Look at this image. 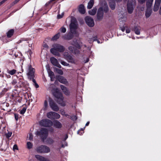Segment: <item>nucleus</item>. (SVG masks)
I'll use <instances>...</instances> for the list:
<instances>
[{"label":"nucleus","mask_w":161,"mask_h":161,"mask_svg":"<svg viewBox=\"0 0 161 161\" xmlns=\"http://www.w3.org/2000/svg\"><path fill=\"white\" fill-rule=\"evenodd\" d=\"M53 84H51L49 89L52 91L53 95L57 98V101L58 104L62 106H64L66 105L65 102L64 101V97L62 94L59 92L57 88L53 89Z\"/></svg>","instance_id":"obj_1"},{"label":"nucleus","mask_w":161,"mask_h":161,"mask_svg":"<svg viewBox=\"0 0 161 161\" xmlns=\"http://www.w3.org/2000/svg\"><path fill=\"white\" fill-rule=\"evenodd\" d=\"M53 48L50 49V52L53 55L58 56H59L60 54L59 52H63L64 50V47L62 45L57 43L53 44Z\"/></svg>","instance_id":"obj_2"},{"label":"nucleus","mask_w":161,"mask_h":161,"mask_svg":"<svg viewBox=\"0 0 161 161\" xmlns=\"http://www.w3.org/2000/svg\"><path fill=\"white\" fill-rule=\"evenodd\" d=\"M35 69L32 68L31 65H29L28 67V72L27 75L28 78L35 83L36 88L39 87L38 85L37 84L35 80L34 79V77Z\"/></svg>","instance_id":"obj_3"},{"label":"nucleus","mask_w":161,"mask_h":161,"mask_svg":"<svg viewBox=\"0 0 161 161\" xmlns=\"http://www.w3.org/2000/svg\"><path fill=\"white\" fill-rule=\"evenodd\" d=\"M104 10L105 12H107L108 10V8L107 3L104 2ZM103 7H101L99 8L97 11V19L100 20H101L103 17Z\"/></svg>","instance_id":"obj_4"},{"label":"nucleus","mask_w":161,"mask_h":161,"mask_svg":"<svg viewBox=\"0 0 161 161\" xmlns=\"http://www.w3.org/2000/svg\"><path fill=\"white\" fill-rule=\"evenodd\" d=\"M48 134V130L46 128H42L40 131H37L35 133L36 135L41 136L43 142L44 141V140L47 137Z\"/></svg>","instance_id":"obj_5"},{"label":"nucleus","mask_w":161,"mask_h":161,"mask_svg":"<svg viewBox=\"0 0 161 161\" xmlns=\"http://www.w3.org/2000/svg\"><path fill=\"white\" fill-rule=\"evenodd\" d=\"M36 151L39 153H47L50 152V148L47 146L42 145L37 147L36 149Z\"/></svg>","instance_id":"obj_6"},{"label":"nucleus","mask_w":161,"mask_h":161,"mask_svg":"<svg viewBox=\"0 0 161 161\" xmlns=\"http://www.w3.org/2000/svg\"><path fill=\"white\" fill-rule=\"evenodd\" d=\"M77 24L75 19H72L71 23L69 25L70 32L72 34L76 33V29L77 28Z\"/></svg>","instance_id":"obj_7"},{"label":"nucleus","mask_w":161,"mask_h":161,"mask_svg":"<svg viewBox=\"0 0 161 161\" xmlns=\"http://www.w3.org/2000/svg\"><path fill=\"white\" fill-rule=\"evenodd\" d=\"M72 44L75 47L70 46L69 47V50L73 53L75 54L78 53L79 51L77 50V48L79 49L80 48V46L76 41H74Z\"/></svg>","instance_id":"obj_8"},{"label":"nucleus","mask_w":161,"mask_h":161,"mask_svg":"<svg viewBox=\"0 0 161 161\" xmlns=\"http://www.w3.org/2000/svg\"><path fill=\"white\" fill-rule=\"evenodd\" d=\"M41 125L45 127H49L53 125V122L50 120L43 119L41 120L39 122Z\"/></svg>","instance_id":"obj_9"},{"label":"nucleus","mask_w":161,"mask_h":161,"mask_svg":"<svg viewBox=\"0 0 161 161\" xmlns=\"http://www.w3.org/2000/svg\"><path fill=\"white\" fill-rule=\"evenodd\" d=\"M135 0H132L131 3H128L127 4V10L129 13L131 14L134 10V6L136 5Z\"/></svg>","instance_id":"obj_10"},{"label":"nucleus","mask_w":161,"mask_h":161,"mask_svg":"<svg viewBox=\"0 0 161 161\" xmlns=\"http://www.w3.org/2000/svg\"><path fill=\"white\" fill-rule=\"evenodd\" d=\"M85 19L86 24L89 26L92 27L94 26V22L92 18L87 16L85 18Z\"/></svg>","instance_id":"obj_11"},{"label":"nucleus","mask_w":161,"mask_h":161,"mask_svg":"<svg viewBox=\"0 0 161 161\" xmlns=\"http://www.w3.org/2000/svg\"><path fill=\"white\" fill-rule=\"evenodd\" d=\"M49 105L52 109L54 111H57L59 110V108L57 105L52 100L49 101Z\"/></svg>","instance_id":"obj_12"},{"label":"nucleus","mask_w":161,"mask_h":161,"mask_svg":"<svg viewBox=\"0 0 161 161\" xmlns=\"http://www.w3.org/2000/svg\"><path fill=\"white\" fill-rule=\"evenodd\" d=\"M51 63L54 66L61 68V65L59 64L58 60L55 58L52 57L50 59Z\"/></svg>","instance_id":"obj_13"},{"label":"nucleus","mask_w":161,"mask_h":161,"mask_svg":"<svg viewBox=\"0 0 161 161\" xmlns=\"http://www.w3.org/2000/svg\"><path fill=\"white\" fill-rule=\"evenodd\" d=\"M109 6L112 9H114L115 7V2H120L122 0H109ZM128 0H124L125 1H126Z\"/></svg>","instance_id":"obj_14"},{"label":"nucleus","mask_w":161,"mask_h":161,"mask_svg":"<svg viewBox=\"0 0 161 161\" xmlns=\"http://www.w3.org/2000/svg\"><path fill=\"white\" fill-rule=\"evenodd\" d=\"M58 81L60 83L66 85H68L69 82L67 79L62 76H60L58 78Z\"/></svg>","instance_id":"obj_15"},{"label":"nucleus","mask_w":161,"mask_h":161,"mask_svg":"<svg viewBox=\"0 0 161 161\" xmlns=\"http://www.w3.org/2000/svg\"><path fill=\"white\" fill-rule=\"evenodd\" d=\"M60 88L62 90L64 93L67 96H69L70 95V92L68 89L63 85H60Z\"/></svg>","instance_id":"obj_16"},{"label":"nucleus","mask_w":161,"mask_h":161,"mask_svg":"<svg viewBox=\"0 0 161 161\" xmlns=\"http://www.w3.org/2000/svg\"><path fill=\"white\" fill-rule=\"evenodd\" d=\"M53 125L54 127L58 129L61 128L62 127V124L57 120H55L53 121Z\"/></svg>","instance_id":"obj_17"},{"label":"nucleus","mask_w":161,"mask_h":161,"mask_svg":"<svg viewBox=\"0 0 161 161\" xmlns=\"http://www.w3.org/2000/svg\"><path fill=\"white\" fill-rule=\"evenodd\" d=\"M35 157L39 161H50L48 159L44 157L39 155H36Z\"/></svg>","instance_id":"obj_18"},{"label":"nucleus","mask_w":161,"mask_h":161,"mask_svg":"<svg viewBox=\"0 0 161 161\" xmlns=\"http://www.w3.org/2000/svg\"><path fill=\"white\" fill-rule=\"evenodd\" d=\"M78 10L79 12L82 14H84L86 12L84 6L83 4H80Z\"/></svg>","instance_id":"obj_19"},{"label":"nucleus","mask_w":161,"mask_h":161,"mask_svg":"<svg viewBox=\"0 0 161 161\" xmlns=\"http://www.w3.org/2000/svg\"><path fill=\"white\" fill-rule=\"evenodd\" d=\"M64 58L66 59L69 62L72 63H75V61L74 59L70 55L66 56L64 54Z\"/></svg>","instance_id":"obj_20"},{"label":"nucleus","mask_w":161,"mask_h":161,"mask_svg":"<svg viewBox=\"0 0 161 161\" xmlns=\"http://www.w3.org/2000/svg\"><path fill=\"white\" fill-rule=\"evenodd\" d=\"M153 0H147L146 6L147 9H152L151 6Z\"/></svg>","instance_id":"obj_21"},{"label":"nucleus","mask_w":161,"mask_h":161,"mask_svg":"<svg viewBox=\"0 0 161 161\" xmlns=\"http://www.w3.org/2000/svg\"><path fill=\"white\" fill-rule=\"evenodd\" d=\"M152 12V9H147L146 13L145 16L147 18L149 17L151 15Z\"/></svg>","instance_id":"obj_22"},{"label":"nucleus","mask_w":161,"mask_h":161,"mask_svg":"<svg viewBox=\"0 0 161 161\" xmlns=\"http://www.w3.org/2000/svg\"><path fill=\"white\" fill-rule=\"evenodd\" d=\"M72 34H71L70 33L68 34L67 35H65L63 36V38L64 39L67 40H70L73 37Z\"/></svg>","instance_id":"obj_23"},{"label":"nucleus","mask_w":161,"mask_h":161,"mask_svg":"<svg viewBox=\"0 0 161 161\" xmlns=\"http://www.w3.org/2000/svg\"><path fill=\"white\" fill-rule=\"evenodd\" d=\"M94 3V1L93 0H90L89 2L88 3L87 5V8L88 9H91Z\"/></svg>","instance_id":"obj_24"},{"label":"nucleus","mask_w":161,"mask_h":161,"mask_svg":"<svg viewBox=\"0 0 161 161\" xmlns=\"http://www.w3.org/2000/svg\"><path fill=\"white\" fill-rule=\"evenodd\" d=\"M54 112H50L47 114V117L50 119H53Z\"/></svg>","instance_id":"obj_25"},{"label":"nucleus","mask_w":161,"mask_h":161,"mask_svg":"<svg viewBox=\"0 0 161 161\" xmlns=\"http://www.w3.org/2000/svg\"><path fill=\"white\" fill-rule=\"evenodd\" d=\"M97 10L96 8H93L92 10L89 11L88 13L90 15H93L96 14Z\"/></svg>","instance_id":"obj_26"},{"label":"nucleus","mask_w":161,"mask_h":161,"mask_svg":"<svg viewBox=\"0 0 161 161\" xmlns=\"http://www.w3.org/2000/svg\"><path fill=\"white\" fill-rule=\"evenodd\" d=\"M14 30L11 29L7 33V36L8 37H10L13 34Z\"/></svg>","instance_id":"obj_27"},{"label":"nucleus","mask_w":161,"mask_h":161,"mask_svg":"<svg viewBox=\"0 0 161 161\" xmlns=\"http://www.w3.org/2000/svg\"><path fill=\"white\" fill-rule=\"evenodd\" d=\"M140 28L139 27H136L134 29V31L135 33L137 35H140Z\"/></svg>","instance_id":"obj_28"},{"label":"nucleus","mask_w":161,"mask_h":161,"mask_svg":"<svg viewBox=\"0 0 161 161\" xmlns=\"http://www.w3.org/2000/svg\"><path fill=\"white\" fill-rule=\"evenodd\" d=\"M47 71L49 76L50 77H54V73L49 69H47Z\"/></svg>","instance_id":"obj_29"},{"label":"nucleus","mask_w":161,"mask_h":161,"mask_svg":"<svg viewBox=\"0 0 161 161\" xmlns=\"http://www.w3.org/2000/svg\"><path fill=\"white\" fill-rule=\"evenodd\" d=\"M160 5L158 4L155 3L153 8V11H154L156 12L158 10Z\"/></svg>","instance_id":"obj_30"},{"label":"nucleus","mask_w":161,"mask_h":161,"mask_svg":"<svg viewBox=\"0 0 161 161\" xmlns=\"http://www.w3.org/2000/svg\"><path fill=\"white\" fill-rule=\"evenodd\" d=\"M60 36V34L59 33L55 35L52 38V40L53 41H55L57 40L59 38Z\"/></svg>","instance_id":"obj_31"},{"label":"nucleus","mask_w":161,"mask_h":161,"mask_svg":"<svg viewBox=\"0 0 161 161\" xmlns=\"http://www.w3.org/2000/svg\"><path fill=\"white\" fill-rule=\"evenodd\" d=\"M16 70L14 69H13L12 70H8L7 71L8 73L9 74L11 75H13L14 74H15L16 73Z\"/></svg>","instance_id":"obj_32"},{"label":"nucleus","mask_w":161,"mask_h":161,"mask_svg":"<svg viewBox=\"0 0 161 161\" xmlns=\"http://www.w3.org/2000/svg\"><path fill=\"white\" fill-rule=\"evenodd\" d=\"M60 116L59 114L57 113L54 112L53 119H58L60 118Z\"/></svg>","instance_id":"obj_33"},{"label":"nucleus","mask_w":161,"mask_h":161,"mask_svg":"<svg viewBox=\"0 0 161 161\" xmlns=\"http://www.w3.org/2000/svg\"><path fill=\"white\" fill-rule=\"evenodd\" d=\"M55 69L58 74L61 75H63V72L61 69H59L56 68H55Z\"/></svg>","instance_id":"obj_34"},{"label":"nucleus","mask_w":161,"mask_h":161,"mask_svg":"<svg viewBox=\"0 0 161 161\" xmlns=\"http://www.w3.org/2000/svg\"><path fill=\"white\" fill-rule=\"evenodd\" d=\"M61 114L63 116H65L66 117L69 116V115L65 113V112L64 110H60Z\"/></svg>","instance_id":"obj_35"},{"label":"nucleus","mask_w":161,"mask_h":161,"mask_svg":"<svg viewBox=\"0 0 161 161\" xmlns=\"http://www.w3.org/2000/svg\"><path fill=\"white\" fill-rule=\"evenodd\" d=\"M32 144L30 142H27V146L28 148L30 149L32 148Z\"/></svg>","instance_id":"obj_36"},{"label":"nucleus","mask_w":161,"mask_h":161,"mask_svg":"<svg viewBox=\"0 0 161 161\" xmlns=\"http://www.w3.org/2000/svg\"><path fill=\"white\" fill-rule=\"evenodd\" d=\"M47 142L48 144H51L53 143L54 141L51 138H48L47 139Z\"/></svg>","instance_id":"obj_37"},{"label":"nucleus","mask_w":161,"mask_h":161,"mask_svg":"<svg viewBox=\"0 0 161 161\" xmlns=\"http://www.w3.org/2000/svg\"><path fill=\"white\" fill-rule=\"evenodd\" d=\"M60 62L61 64L64 66H68L69 65V64L67 63L65 61L61 60Z\"/></svg>","instance_id":"obj_38"},{"label":"nucleus","mask_w":161,"mask_h":161,"mask_svg":"<svg viewBox=\"0 0 161 161\" xmlns=\"http://www.w3.org/2000/svg\"><path fill=\"white\" fill-rule=\"evenodd\" d=\"M26 108L25 107H24L21 110H20V113L21 114H23L25 113V112L26 111Z\"/></svg>","instance_id":"obj_39"},{"label":"nucleus","mask_w":161,"mask_h":161,"mask_svg":"<svg viewBox=\"0 0 161 161\" xmlns=\"http://www.w3.org/2000/svg\"><path fill=\"white\" fill-rule=\"evenodd\" d=\"M60 31L62 33H65L66 31V29L63 26L60 29Z\"/></svg>","instance_id":"obj_40"},{"label":"nucleus","mask_w":161,"mask_h":161,"mask_svg":"<svg viewBox=\"0 0 161 161\" xmlns=\"http://www.w3.org/2000/svg\"><path fill=\"white\" fill-rule=\"evenodd\" d=\"M83 130H84L83 129H81L79 130L77 132L78 134L80 135H81L82 134V133L84 132Z\"/></svg>","instance_id":"obj_41"},{"label":"nucleus","mask_w":161,"mask_h":161,"mask_svg":"<svg viewBox=\"0 0 161 161\" xmlns=\"http://www.w3.org/2000/svg\"><path fill=\"white\" fill-rule=\"evenodd\" d=\"M12 134V132H8V133L6 134V136L7 138L10 137Z\"/></svg>","instance_id":"obj_42"},{"label":"nucleus","mask_w":161,"mask_h":161,"mask_svg":"<svg viewBox=\"0 0 161 161\" xmlns=\"http://www.w3.org/2000/svg\"><path fill=\"white\" fill-rule=\"evenodd\" d=\"M33 138V135L31 133H30L29 136L28 137V138L29 140H32Z\"/></svg>","instance_id":"obj_43"},{"label":"nucleus","mask_w":161,"mask_h":161,"mask_svg":"<svg viewBox=\"0 0 161 161\" xmlns=\"http://www.w3.org/2000/svg\"><path fill=\"white\" fill-rule=\"evenodd\" d=\"M126 18L125 17H123V18H119V20L120 21V22H122L124 21V22H125V21L126 20Z\"/></svg>","instance_id":"obj_44"},{"label":"nucleus","mask_w":161,"mask_h":161,"mask_svg":"<svg viewBox=\"0 0 161 161\" xmlns=\"http://www.w3.org/2000/svg\"><path fill=\"white\" fill-rule=\"evenodd\" d=\"M48 106V103L47 102L46 100H45L44 103V106L45 107V108L46 109Z\"/></svg>","instance_id":"obj_45"},{"label":"nucleus","mask_w":161,"mask_h":161,"mask_svg":"<svg viewBox=\"0 0 161 161\" xmlns=\"http://www.w3.org/2000/svg\"><path fill=\"white\" fill-rule=\"evenodd\" d=\"M13 150L15 151V150H18V147L17 145L15 144L14 145L13 147Z\"/></svg>","instance_id":"obj_46"},{"label":"nucleus","mask_w":161,"mask_h":161,"mask_svg":"<svg viewBox=\"0 0 161 161\" xmlns=\"http://www.w3.org/2000/svg\"><path fill=\"white\" fill-rule=\"evenodd\" d=\"M20 0H15L12 3V5H14V4L17 3Z\"/></svg>","instance_id":"obj_47"},{"label":"nucleus","mask_w":161,"mask_h":161,"mask_svg":"<svg viewBox=\"0 0 161 161\" xmlns=\"http://www.w3.org/2000/svg\"><path fill=\"white\" fill-rule=\"evenodd\" d=\"M71 118L73 120H76L77 119V118L76 116L73 115L71 117Z\"/></svg>","instance_id":"obj_48"},{"label":"nucleus","mask_w":161,"mask_h":161,"mask_svg":"<svg viewBox=\"0 0 161 161\" xmlns=\"http://www.w3.org/2000/svg\"><path fill=\"white\" fill-rule=\"evenodd\" d=\"M161 0H155V3L160 4Z\"/></svg>","instance_id":"obj_49"},{"label":"nucleus","mask_w":161,"mask_h":161,"mask_svg":"<svg viewBox=\"0 0 161 161\" xmlns=\"http://www.w3.org/2000/svg\"><path fill=\"white\" fill-rule=\"evenodd\" d=\"M63 15L64 14H62L61 15H60V14L58 15V16H57L58 18V19L61 18L63 17Z\"/></svg>","instance_id":"obj_50"},{"label":"nucleus","mask_w":161,"mask_h":161,"mask_svg":"<svg viewBox=\"0 0 161 161\" xmlns=\"http://www.w3.org/2000/svg\"><path fill=\"white\" fill-rule=\"evenodd\" d=\"M14 117H15V118L16 119V120H17L18 119V114H14Z\"/></svg>","instance_id":"obj_51"},{"label":"nucleus","mask_w":161,"mask_h":161,"mask_svg":"<svg viewBox=\"0 0 161 161\" xmlns=\"http://www.w3.org/2000/svg\"><path fill=\"white\" fill-rule=\"evenodd\" d=\"M138 2L141 3H143L145 2L146 0H138Z\"/></svg>","instance_id":"obj_52"},{"label":"nucleus","mask_w":161,"mask_h":161,"mask_svg":"<svg viewBox=\"0 0 161 161\" xmlns=\"http://www.w3.org/2000/svg\"><path fill=\"white\" fill-rule=\"evenodd\" d=\"M43 47L45 49H47L48 48V46L47 44H44L43 45Z\"/></svg>","instance_id":"obj_53"},{"label":"nucleus","mask_w":161,"mask_h":161,"mask_svg":"<svg viewBox=\"0 0 161 161\" xmlns=\"http://www.w3.org/2000/svg\"><path fill=\"white\" fill-rule=\"evenodd\" d=\"M130 30L129 29H127L126 30V32L127 33H130Z\"/></svg>","instance_id":"obj_54"},{"label":"nucleus","mask_w":161,"mask_h":161,"mask_svg":"<svg viewBox=\"0 0 161 161\" xmlns=\"http://www.w3.org/2000/svg\"><path fill=\"white\" fill-rule=\"evenodd\" d=\"M120 29L121 31L123 32L125 30V28L124 27H121Z\"/></svg>","instance_id":"obj_55"},{"label":"nucleus","mask_w":161,"mask_h":161,"mask_svg":"<svg viewBox=\"0 0 161 161\" xmlns=\"http://www.w3.org/2000/svg\"><path fill=\"white\" fill-rule=\"evenodd\" d=\"M64 54H65L66 56H69L70 55L68 54V52H65L64 53Z\"/></svg>","instance_id":"obj_56"},{"label":"nucleus","mask_w":161,"mask_h":161,"mask_svg":"<svg viewBox=\"0 0 161 161\" xmlns=\"http://www.w3.org/2000/svg\"><path fill=\"white\" fill-rule=\"evenodd\" d=\"M89 61V58H86V59L85 61V63H86L88 62Z\"/></svg>","instance_id":"obj_57"},{"label":"nucleus","mask_w":161,"mask_h":161,"mask_svg":"<svg viewBox=\"0 0 161 161\" xmlns=\"http://www.w3.org/2000/svg\"><path fill=\"white\" fill-rule=\"evenodd\" d=\"M12 83L13 84H16V80H14L12 82Z\"/></svg>","instance_id":"obj_58"},{"label":"nucleus","mask_w":161,"mask_h":161,"mask_svg":"<svg viewBox=\"0 0 161 161\" xmlns=\"http://www.w3.org/2000/svg\"><path fill=\"white\" fill-rule=\"evenodd\" d=\"M4 2L2 0L1 2H0V6L3 3H4Z\"/></svg>","instance_id":"obj_59"},{"label":"nucleus","mask_w":161,"mask_h":161,"mask_svg":"<svg viewBox=\"0 0 161 161\" xmlns=\"http://www.w3.org/2000/svg\"><path fill=\"white\" fill-rule=\"evenodd\" d=\"M50 79H51V81H53L54 80V77H50Z\"/></svg>","instance_id":"obj_60"},{"label":"nucleus","mask_w":161,"mask_h":161,"mask_svg":"<svg viewBox=\"0 0 161 161\" xmlns=\"http://www.w3.org/2000/svg\"><path fill=\"white\" fill-rule=\"evenodd\" d=\"M89 124V122H87L86 123V126H88Z\"/></svg>","instance_id":"obj_61"},{"label":"nucleus","mask_w":161,"mask_h":161,"mask_svg":"<svg viewBox=\"0 0 161 161\" xmlns=\"http://www.w3.org/2000/svg\"><path fill=\"white\" fill-rule=\"evenodd\" d=\"M159 14L161 15V8H160L159 11Z\"/></svg>","instance_id":"obj_62"},{"label":"nucleus","mask_w":161,"mask_h":161,"mask_svg":"<svg viewBox=\"0 0 161 161\" xmlns=\"http://www.w3.org/2000/svg\"><path fill=\"white\" fill-rule=\"evenodd\" d=\"M65 146H66L67 145V143L66 142H65L64 144Z\"/></svg>","instance_id":"obj_63"},{"label":"nucleus","mask_w":161,"mask_h":161,"mask_svg":"<svg viewBox=\"0 0 161 161\" xmlns=\"http://www.w3.org/2000/svg\"><path fill=\"white\" fill-rule=\"evenodd\" d=\"M65 147V146L64 144H62L61 147Z\"/></svg>","instance_id":"obj_64"}]
</instances>
